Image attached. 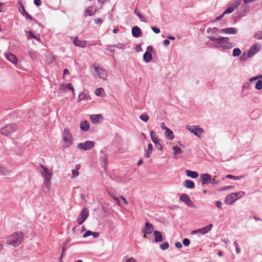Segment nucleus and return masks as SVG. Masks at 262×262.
I'll list each match as a JSON object with an SVG mask.
<instances>
[{
    "instance_id": "35",
    "label": "nucleus",
    "mask_w": 262,
    "mask_h": 262,
    "mask_svg": "<svg viewBox=\"0 0 262 262\" xmlns=\"http://www.w3.org/2000/svg\"><path fill=\"white\" fill-rule=\"evenodd\" d=\"M241 3L242 0H234L230 6L235 10L241 5Z\"/></svg>"
},
{
    "instance_id": "56",
    "label": "nucleus",
    "mask_w": 262,
    "mask_h": 262,
    "mask_svg": "<svg viewBox=\"0 0 262 262\" xmlns=\"http://www.w3.org/2000/svg\"><path fill=\"white\" fill-rule=\"evenodd\" d=\"M34 3L37 6H40L41 5V2L40 0H34Z\"/></svg>"
},
{
    "instance_id": "30",
    "label": "nucleus",
    "mask_w": 262,
    "mask_h": 262,
    "mask_svg": "<svg viewBox=\"0 0 262 262\" xmlns=\"http://www.w3.org/2000/svg\"><path fill=\"white\" fill-rule=\"evenodd\" d=\"M27 37L28 39H29L31 38H33L38 41L40 40L39 35L38 34V35L33 34V33H32V31L28 32L27 34Z\"/></svg>"
},
{
    "instance_id": "25",
    "label": "nucleus",
    "mask_w": 262,
    "mask_h": 262,
    "mask_svg": "<svg viewBox=\"0 0 262 262\" xmlns=\"http://www.w3.org/2000/svg\"><path fill=\"white\" fill-rule=\"evenodd\" d=\"M90 235H92L95 238H97L99 236V233L98 232H93L90 230H88L83 234V237L84 238H85Z\"/></svg>"
},
{
    "instance_id": "42",
    "label": "nucleus",
    "mask_w": 262,
    "mask_h": 262,
    "mask_svg": "<svg viewBox=\"0 0 262 262\" xmlns=\"http://www.w3.org/2000/svg\"><path fill=\"white\" fill-rule=\"evenodd\" d=\"M241 53V51L239 48H234L233 50V56H239Z\"/></svg>"
},
{
    "instance_id": "2",
    "label": "nucleus",
    "mask_w": 262,
    "mask_h": 262,
    "mask_svg": "<svg viewBox=\"0 0 262 262\" xmlns=\"http://www.w3.org/2000/svg\"><path fill=\"white\" fill-rule=\"evenodd\" d=\"M24 238V235L22 232H15L7 238V243L8 245L17 247L19 245Z\"/></svg>"
},
{
    "instance_id": "5",
    "label": "nucleus",
    "mask_w": 262,
    "mask_h": 262,
    "mask_svg": "<svg viewBox=\"0 0 262 262\" xmlns=\"http://www.w3.org/2000/svg\"><path fill=\"white\" fill-rule=\"evenodd\" d=\"M244 194L245 192L244 191H239L236 193H231L226 196L225 200V202L227 205H231L236 200L241 198Z\"/></svg>"
},
{
    "instance_id": "50",
    "label": "nucleus",
    "mask_w": 262,
    "mask_h": 262,
    "mask_svg": "<svg viewBox=\"0 0 262 262\" xmlns=\"http://www.w3.org/2000/svg\"><path fill=\"white\" fill-rule=\"evenodd\" d=\"M65 88L72 91L73 95H75L74 89L71 83H68L65 85Z\"/></svg>"
},
{
    "instance_id": "43",
    "label": "nucleus",
    "mask_w": 262,
    "mask_h": 262,
    "mask_svg": "<svg viewBox=\"0 0 262 262\" xmlns=\"http://www.w3.org/2000/svg\"><path fill=\"white\" fill-rule=\"evenodd\" d=\"M173 150H174V154L177 155L178 154H181L182 151V149L178 147V146H174L173 147Z\"/></svg>"
},
{
    "instance_id": "58",
    "label": "nucleus",
    "mask_w": 262,
    "mask_h": 262,
    "mask_svg": "<svg viewBox=\"0 0 262 262\" xmlns=\"http://www.w3.org/2000/svg\"><path fill=\"white\" fill-rule=\"evenodd\" d=\"M161 127L165 131L167 129H168V128L166 126L164 122L161 123Z\"/></svg>"
},
{
    "instance_id": "24",
    "label": "nucleus",
    "mask_w": 262,
    "mask_h": 262,
    "mask_svg": "<svg viewBox=\"0 0 262 262\" xmlns=\"http://www.w3.org/2000/svg\"><path fill=\"white\" fill-rule=\"evenodd\" d=\"M132 33L135 37H138L141 33V30L139 27L135 26L132 28Z\"/></svg>"
},
{
    "instance_id": "61",
    "label": "nucleus",
    "mask_w": 262,
    "mask_h": 262,
    "mask_svg": "<svg viewBox=\"0 0 262 262\" xmlns=\"http://www.w3.org/2000/svg\"><path fill=\"white\" fill-rule=\"evenodd\" d=\"M175 246L178 248H182V245L180 242H176L175 243Z\"/></svg>"
},
{
    "instance_id": "37",
    "label": "nucleus",
    "mask_w": 262,
    "mask_h": 262,
    "mask_svg": "<svg viewBox=\"0 0 262 262\" xmlns=\"http://www.w3.org/2000/svg\"><path fill=\"white\" fill-rule=\"evenodd\" d=\"M28 53L30 57L33 60H35L38 58V54L36 52L29 51Z\"/></svg>"
},
{
    "instance_id": "63",
    "label": "nucleus",
    "mask_w": 262,
    "mask_h": 262,
    "mask_svg": "<svg viewBox=\"0 0 262 262\" xmlns=\"http://www.w3.org/2000/svg\"><path fill=\"white\" fill-rule=\"evenodd\" d=\"M170 43V41L168 39H165L163 41V43L165 46H168Z\"/></svg>"
},
{
    "instance_id": "16",
    "label": "nucleus",
    "mask_w": 262,
    "mask_h": 262,
    "mask_svg": "<svg viewBox=\"0 0 262 262\" xmlns=\"http://www.w3.org/2000/svg\"><path fill=\"white\" fill-rule=\"evenodd\" d=\"M90 119L94 124H98L101 122L102 116L100 114L92 115L90 116Z\"/></svg>"
},
{
    "instance_id": "3",
    "label": "nucleus",
    "mask_w": 262,
    "mask_h": 262,
    "mask_svg": "<svg viewBox=\"0 0 262 262\" xmlns=\"http://www.w3.org/2000/svg\"><path fill=\"white\" fill-rule=\"evenodd\" d=\"M90 71L93 76L95 78L105 79L107 76V72L96 64H93L90 66Z\"/></svg>"
},
{
    "instance_id": "23",
    "label": "nucleus",
    "mask_w": 262,
    "mask_h": 262,
    "mask_svg": "<svg viewBox=\"0 0 262 262\" xmlns=\"http://www.w3.org/2000/svg\"><path fill=\"white\" fill-rule=\"evenodd\" d=\"M80 167H81V166L80 164L76 165L75 169H73L72 170V176H71L72 179H75L79 176V170L80 169Z\"/></svg>"
},
{
    "instance_id": "1",
    "label": "nucleus",
    "mask_w": 262,
    "mask_h": 262,
    "mask_svg": "<svg viewBox=\"0 0 262 262\" xmlns=\"http://www.w3.org/2000/svg\"><path fill=\"white\" fill-rule=\"evenodd\" d=\"M40 173L43 178V181L42 186L43 191L45 192H48L50 191L51 186V177L52 176V170L49 169L45 166L41 165L39 169Z\"/></svg>"
},
{
    "instance_id": "11",
    "label": "nucleus",
    "mask_w": 262,
    "mask_h": 262,
    "mask_svg": "<svg viewBox=\"0 0 262 262\" xmlns=\"http://www.w3.org/2000/svg\"><path fill=\"white\" fill-rule=\"evenodd\" d=\"M15 126L13 124H9L1 129V133L3 135L8 136L10 133L15 130Z\"/></svg>"
},
{
    "instance_id": "8",
    "label": "nucleus",
    "mask_w": 262,
    "mask_h": 262,
    "mask_svg": "<svg viewBox=\"0 0 262 262\" xmlns=\"http://www.w3.org/2000/svg\"><path fill=\"white\" fill-rule=\"evenodd\" d=\"M187 128L190 132L199 137H200L203 133V129L199 126L188 125L187 126Z\"/></svg>"
},
{
    "instance_id": "12",
    "label": "nucleus",
    "mask_w": 262,
    "mask_h": 262,
    "mask_svg": "<svg viewBox=\"0 0 262 262\" xmlns=\"http://www.w3.org/2000/svg\"><path fill=\"white\" fill-rule=\"evenodd\" d=\"M154 230L153 225L149 223H145V227L142 229V232L144 234H149L151 233Z\"/></svg>"
},
{
    "instance_id": "15",
    "label": "nucleus",
    "mask_w": 262,
    "mask_h": 262,
    "mask_svg": "<svg viewBox=\"0 0 262 262\" xmlns=\"http://www.w3.org/2000/svg\"><path fill=\"white\" fill-rule=\"evenodd\" d=\"M180 199L188 206H191L192 205V202L187 194H183L180 196Z\"/></svg>"
},
{
    "instance_id": "6",
    "label": "nucleus",
    "mask_w": 262,
    "mask_h": 262,
    "mask_svg": "<svg viewBox=\"0 0 262 262\" xmlns=\"http://www.w3.org/2000/svg\"><path fill=\"white\" fill-rule=\"evenodd\" d=\"M95 146V142L93 141H86L77 145V148L84 151L92 149Z\"/></svg>"
},
{
    "instance_id": "7",
    "label": "nucleus",
    "mask_w": 262,
    "mask_h": 262,
    "mask_svg": "<svg viewBox=\"0 0 262 262\" xmlns=\"http://www.w3.org/2000/svg\"><path fill=\"white\" fill-rule=\"evenodd\" d=\"M89 215V212L88 209L84 208L83 209L80 214H79L77 219V222L78 225H81L88 218Z\"/></svg>"
},
{
    "instance_id": "40",
    "label": "nucleus",
    "mask_w": 262,
    "mask_h": 262,
    "mask_svg": "<svg viewBox=\"0 0 262 262\" xmlns=\"http://www.w3.org/2000/svg\"><path fill=\"white\" fill-rule=\"evenodd\" d=\"M84 99H88L86 95L83 93L79 94L78 97V100L80 101Z\"/></svg>"
},
{
    "instance_id": "64",
    "label": "nucleus",
    "mask_w": 262,
    "mask_h": 262,
    "mask_svg": "<svg viewBox=\"0 0 262 262\" xmlns=\"http://www.w3.org/2000/svg\"><path fill=\"white\" fill-rule=\"evenodd\" d=\"M216 206L217 208H221L222 206V202L220 201H217L216 202Z\"/></svg>"
},
{
    "instance_id": "14",
    "label": "nucleus",
    "mask_w": 262,
    "mask_h": 262,
    "mask_svg": "<svg viewBox=\"0 0 262 262\" xmlns=\"http://www.w3.org/2000/svg\"><path fill=\"white\" fill-rule=\"evenodd\" d=\"M121 201L118 198H116V203L122 208H124L125 206L128 204V202L126 199L122 195L119 196Z\"/></svg>"
},
{
    "instance_id": "38",
    "label": "nucleus",
    "mask_w": 262,
    "mask_h": 262,
    "mask_svg": "<svg viewBox=\"0 0 262 262\" xmlns=\"http://www.w3.org/2000/svg\"><path fill=\"white\" fill-rule=\"evenodd\" d=\"M135 13L136 14V15L138 16L139 18L143 22L147 23L146 19L139 12L137 11V9H135Z\"/></svg>"
},
{
    "instance_id": "47",
    "label": "nucleus",
    "mask_w": 262,
    "mask_h": 262,
    "mask_svg": "<svg viewBox=\"0 0 262 262\" xmlns=\"http://www.w3.org/2000/svg\"><path fill=\"white\" fill-rule=\"evenodd\" d=\"M139 118H140V119H141L142 120L144 121V122H147L148 121V117L145 114H143L141 115L140 116Z\"/></svg>"
},
{
    "instance_id": "9",
    "label": "nucleus",
    "mask_w": 262,
    "mask_h": 262,
    "mask_svg": "<svg viewBox=\"0 0 262 262\" xmlns=\"http://www.w3.org/2000/svg\"><path fill=\"white\" fill-rule=\"evenodd\" d=\"M261 46L259 43L253 45L248 52V56L251 57L255 55L261 48Z\"/></svg>"
},
{
    "instance_id": "20",
    "label": "nucleus",
    "mask_w": 262,
    "mask_h": 262,
    "mask_svg": "<svg viewBox=\"0 0 262 262\" xmlns=\"http://www.w3.org/2000/svg\"><path fill=\"white\" fill-rule=\"evenodd\" d=\"M201 178L202 181V184H207L211 181V176L210 174L208 173H204L201 175Z\"/></svg>"
},
{
    "instance_id": "10",
    "label": "nucleus",
    "mask_w": 262,
    "mask_h": 262,
    "mask_svg": "<svg viewBox=\"0 0 262 262\" xmlns=\"http://www.w3.org/2000/svg\"><path fill=\"white\" fill-rule=\"evenodd\" d=\"M150 136L152 141L155 144L156 147L158 149L161 150L163 148V146L160 143L159 139L156 137V134L153 130L150 132Z\"/></svg>"
},
{
    "instance_id": "19",
    "label": "nucleus",
    "mask_w": 262,
    "mask_h": 262,
    "mask_svg": "<svg viewBox=\"0 0 262 262\" xmlns=\"http://www.w3.org/2000/svg\"><path fill=\"white\" fill-rule=\"evenodd\" d=\"M220 32L228 34H235L237 33V30L234 28H227L221 30Z\"/></svg>"
},
{
    "instance_id": "57",
    "label": "nucleus",
    "mask_w": 262,
    "mask_h": 262,
    "mask_svg": "<svg viewBox=\"0 0 262 262\" xmlns=\"http://www.w3.org/2000/svg\"><path fill=\"white\" fill-rule=\"evenodd\" d=\"M234 246L235 247L236 251L237 253H239L241 251V250H240V248H239L238 244L236 242L234 243Z\"/></svg>"
},
{
    "instance_id": "4",
    "label": "nucleus",
    "mask_w": 262,
    "mask_h": 262,
    "mask_svg": "<svg viewBox=\"0 0 262 262\" xmlns=\"http://www.w3.org/2000/svg\"><path fill=\"white\" fill-rule=\"evenodd\" d=\"M61 136L64 147L71 146L73 143L74 138L70 130L68 128H64L61 132Z\"/></svg>"
},
{
    "instance_id": "33",
    "label": "nucleus",
    "mask_w": 262,
    "mask_h": 262,
    "mask_svg": "<svg viewBox=\"0 0 262 262\" xmlns=\"http://www.w3.org/2000/svg\"><path fill=\"white\" fill-rule=\"evenodd\" d=\"M17 5H19L18 10L19 12L22 15L24 13H25L26 11L25 10V7H24V5H23L22 2L20 1H18L17 2Z\"/></svg>"
},
{
    "instance_id": "45",
    "label": "nucleus",
    "mask_w": 262,
    "mask_h": 262,
    "mask_svg": "<svg viewBox=\"0 0 262 262\" xmlns=\"http://www.w3.org/2000/svg\"><path fill=\"white\" fill-rule=\"evenodd\" d=\"M234 11V9L231 6H230L224 12V14H230L232 12H233V11Z\"/></svg>"
},
{
    "instance_id": "13",
    "label": "nucleus",
    "mask_w": 262,
    "mask_h": 262,
    "mask_svg": "<svg viewBox=\"0 0 262 262\" xmlns=\"http://www.w3.org/2000/svg\"><path fill=\"white\" fill-rule=\"evenodd\" d=\"M6 58L14 65H16L18 62V59L15 55L10 53L5 54Z\"/></svg>"
},
{
    "instance_id": "36",
    "label": "nucleus",
    "mask_w": 262,
    "mask_h": 262,
    "mask_svg": "<svg viewBox=\"0 0 262 262\" xmlns=\"http://www.w3.org/2000/svg\"><path fill=\"white\" fill-rule=\"evenodd\" d=\"M152 151V145L151 144H148V149L147 150V152L145 155V156L147 158H149L150 156V155Z\"/></svg>"
},
{
    "instance_id": "52",
    "label": "nucleus",
    "mask_w": 262,
    "mask_h": 262,
    "mask_svg": "<svg viewBox=\"0 0 262 262\" xmlns=\"http://www.w3.org/2000/svg\"><path fill=\"white\" fill-rule=\"evenodd\" d=\"M259 79H262V75H258L257 76L251 78L250 79V81H255L256 80H259Z\"/></svg>"
},
{
    "instance_id": "41",
    "label": "nucleus",
    "mask_w": 262,
    "mask_h": 262,
    "mask_svg": "<svg viewBox=\"0 0 262 262\" xmlns=\"http://www.w3.org/2000/svg\"><path fill=\"white\" fill-rule=\"evenodd\" d=\"M255 88L258 90H260L262 89V80H261L259 79L257 81L256 85L255 86Z\"/></svg>"
},
{
    "instance_id": "29",
    "label": "nucleus",
    "mask_w": 262,
    "mask_h": 262,
    "mask_svg": "<svg viewBox=\"0 0 262 262\" xmlns=\"http://www.w3.org/2000/svg\"><path fill=\"white\" fill-rule=\"evenodd\" d=\"M165 136L166 138L170 140H172L174 139V135L172 131L169 128L167 129L165 133Z\"/></svg>"
},
{
    "instance_id": "62",
    "label": "nucleus",
    "mask_w": 262,
    "mask_h": 262,
    "mask_svg": "<svg viewBox=\"0 0 262 262\" xmlns=\"http://www.w3.org/2000/svg\"><path fill=\"white\" fill-rule=\"evenodd\" d=\"M224 15H225V14H224V13H223L222 15H220V16H217V17L215 18V20H216V21L220 20V19H221L223 18V16H224Z\"/></svg>"
},
{
    "instance_id": "55",
    "label": "nucleus",
    "mask_w": 262,
    "mask_h": 262,
    "mask_svg": "<svg viewBox=\"0 0 262 262\" xmlns=\"http://www.w3.org/2000/svg\"><path fill=\"white\" fill-rule=\"evenodd\" d=\"M226 178H230V179H237L238 180L239 178L237 176H234L231 174H228L226 176Z\"/></svg>"
},
{
    "instance_id": "46",
    "label": "nucleus",
    "mask_w": 262,
    "mask_h": 262,
    "mask_svg": "<svg viewBox=\"0 0 262 262\" xmlns=\"http://www.w3.org/2000/svg\"><path fill=\"white\" fill-rule=\"evenodd\" d=\"M8 171L4 167H0V174L4 176L7 175Z\"/></svg>"
},
{
    "instance_id": "26",
    "label": "nucleus",
    "mask_w": 262,
    "mask_h": 262,
    "mask_svg": "<svg viewBox=\"0 0 262 262\" xmlns=\"http://www.w3.org/2000/svg\"><path fill=\"white\" fill-rule=\"evenodd\" d=\"M80 129L82 131L86 132L89 130L90 125L87 121H83L81 122L80 125Z\"/></svg>"
},
{
    "instance_id": "54",
    "label": "nucleus",
    "mask_w": 262,
    "mask_h": 262,
    "mask_svg": "<svg viewBox=\"0 0 262 262\" xmlns=\"http://www.w3.org/2000/svg\"><path fill=\"white\" fill-rule=\"evenodd\" d=\"M106 190H107L108 193L110 195V196H111L113 199H115L114 193L113 191L112 192L111 191H110L108 187H107Z\"/></svg>"
},
{
    "instance_id": "22",
    "label": "nucleus",
    "mask_w": 262,
    "mask_h": 262,
    "mask_svg": "<svg viewBox=\"0 0 262 262\" xmlns=\"http://www.w3.org/2000/svg\"><path fill=\"white\" fill-rule=\"evenodd\" d=\"M155 241L156 243L161 242L163 241V237L160 232L158 231H155L153 232Z\"/></svg>"
},
{
    "instance_id": "39",
    "label": "nucleus",
    "mask_w": 262,
    "mask_h": 262,
    "mask_svg": "<svg viewBox=\"0 0 262 262\" xmlns=\"http://www.w3.org/2000/svg\"><path fill=\"white\" fill-rule=\"evenodd\" d=\"M93 14V10L92 8H89L85 12V16H92Z\"/></svg>"
},
{
    "instance_id": "31",
    "label": "nucleus",
    "mask_w": 262,
    "mask_h": 262,
    "mask_svg": "<svg viewBox=\"0 0 262 262\" xmlns=\"http://www.w3.org/2000/svg\"><path fill=\"white\" fill-rule=\"evenodd\" d=\"M144 60L146 62H150L152 60V55L149 52H146L143 55Z\"/></svg>"
},
{
    "instance_id": "18",
    "label": "nucleus",
    "mask_w": 262,
    "mask_h": 262,
    "mask_svg": "<svg viewBox=\"0 0 262 262\" xmlns=\"http://www.w3.org/2000/svg\"><path fill=\"white\" fill-rule=\"evenodd\" d=\"M73 42L76 46L81 48L84 47L86 45V41L79 39L78 37L74 38Z\"/></svg>"
},
{
    "instance_id": "60",
    "label": "nucleus",
    "mask_w": 262,
    "mask_h": 262,
    "mask_svg": "<svg viewBox=\"0 0 262 262\" xmlns=\"http://www.w3.org/2000/svg\"><path fill=\"white\" fill-rule=\"evenodd\" d=\"M126 262H137V261L135 258L131 257V258H128L126 260Z\"/></svg>"
},
{
    "instance_id": "17",
    "label": "nucleus",
    "mask_w": 262,
    "mask_h": 262,
    "mask_svg": "<svg viewBox=\"0 0 262 262\" xmlns=\"http://www.w3.org/2000/svg\"><path fill=\"white\" fill-rule=\"evenodd\" d=\"M229 39L228 37H219L217 38V39L216 41V43L217 44L216 47H220L222 46L223 44L227 43L228 42Z\"/></svg>"
},
{
    "instance_id": "28",
    "label": "nucleus",
    "mask_w": 262,
    "mask_h": 262,
    "mask_svg": "<svg viewBox=\"0 0 262 262\" xmlns=\"http://www.w3.org/2000/svg\"><path fill=\"white\" fill-rule=\"evenodd\" d=\"M186 175L192 178H196L199 176V174L196 171H191L190 170H186L185 171Z\"/></svg>"
},
{
    "instance_id": "21",
    "label": "nucleus",
    "mask_w": 262,
    "mask_h": 262,
    "mask_svg": "<svg viewBox=\"0 0 262 262\" xmlns=\"http://www.w3.org/2000/svg\"><path fill=\"white\" fill-rule=\"evenodd\" d=\"M213 225L212 224H209L208 226L204 227L202 229H200L198 230H196V232H199V233H200L201 234H205L207 233H208L211 229L212 228Z\"/></svg>"
},
{
    "instance_id": "27",
    "label": "nucleus",
    "mask_w": 262,
    "mask_h": 262,
    "mask_svg": "<svg viewBox=\"0 0 262 262\" xmlns=\"http://www.w3.org/2000/svg\"><path fill=\"white\" fill-rule=\"evenodd\" d=\"M184 185L186 188L189 189H193L195 187L194 182L189 180H187L184 181Z\"/></svg>"
},
{
    "instance_id": "51",
    "label": "nucleus",
    "mask_w": 262,
    "mask_h": 262,
    "mask_svg": "<svg viewBox=\"0 0 262 262\" xmlns=\"http://www.w3.org/2000/svg\"><path fill=\"white\" fill-rule=\"evenodd\" d=\"M190 241L188 238H185L183 240V244L185 246H188L190 244Z\"/></svg>"
},
{
    "instance_id": "34",
    "label": "nucleus",
    "mask_w": 262,
    "mask_h": 262,
    "mask_svg": "<svg viewBox=\"0 0 262 262\" xmlns=\"http://www.w3.org/2000/svg\"><path fill=\"white\" fill-rule=\"evenodd\" d=\"M107 54L108 55L114 56L115 54L114 47L113 46H109L106 48Z\"/></svg>"
},
{
    "instance_id": "32",
    "label": "nucleus",
    "mask_w": 262,
    "mask_h": 262,
    "mask_svg": "<svg viewBox=\"0 0 262 262\" xmlns=\"http://www.w3.org/2000/svg\"><path fill=\"white\" fill-rule=\"evenodd\" d=\"M95 94L97 96L103 97L104 95V91L102 88H97L95 91Z\"/></svg>"
},
{
    "instance_id": "53",
    "label": "nucleus",
    "mask_w": 262,
    "mask_h": 262,
    "mask_svg": "<svg viewBox=\"0 0 262 262\" xmlns=\"http://www.w3.org/2000/svg\"><path fill=\"white\" fill-rule=\"evenodd\" d=\"M151 29H152V31H153L155 33H157V34L159 33H160V29H159L158 28L156 27H154V26L152 27H151Z\"/></svg>"
},
{
    "instance_id": "59",
    "label": "nucleus",
    "mask_w": 262,
    "mask_h": 262,
    "mask_svg": "<svg viewBox=\"0 0 262 262\" xmlns=\"http://www.w3.org/2000/svg\"><path fill=\"white\" fill-rule=\"evenodd\" d=\"M218 37H213V36H209L208 37V38L210 40L213 41H216Z\"/></svg>"
},
{
    "instance_id": "48",
    "label": "nucleus",
    "mask_w": 262,
    "mask_h": 262,
    "mask_svg": "<svg viewBox=\"0 0 262 262\" xmlns=\"http://www.w3.org/2000/svg\"><path fill=\"white\" fill-rule=\"evenodd\" d=\"M160 248L163 250H166L169 248V244L167 242H165L160 245Z\"/></svg>"
},
{
    "instance_id": "49",
    "label": "nucleus",
    "mask_w": 262,
    "mask_h": 262,
    "mask_svg": "<svg viewBox=\"0 0 262 262\" xmlns=\"http://www.w3.org/2000/svg\"><path fill=\"white\" fill-rule=\"evenodd\" d=\"M22 15L26 17V19H29L30 20H33V17L30 15L27 11L24 13Z\"/></svg>"
},
{
    "instance_id": "44",
    "label": "nucleus",
    "mask_w": 262,
    "mask_h": 262,
    "mask_svg": "<svg viewBox=\"0 0 262 262\" xmlns=\"http://www.w3.org/2000/svg\"><path fill=\"white\" fill-rule=\"evenodd\" d=\"M254 37L255 39H262V32L261 31L256 32L254 34Z\"/></svg>"
}]
</instances>
